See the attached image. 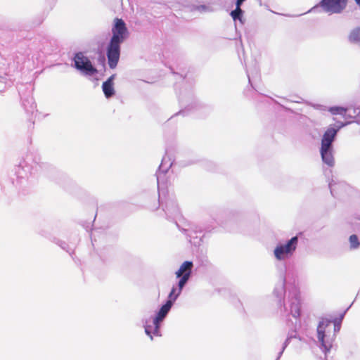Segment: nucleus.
I'll use <instances>...</instances> for the list:
<instances>
[{
	"label": "nucleus",
	"mask_w": 360,
	"mask_h": 360,
	"mask_svg": "<svg viewBox=\"0 0 360 360\" xmlns=\"http://www.w3.org/2000/svg\"><path fill=\"white\" fill-rule=\"evenodd\" d=\"M112 36L107 49L109 67L115 68L120 55V44L128 38L129 32L123 20L115 18L112 27Z\"/></svg>",
	"instance_id": "obj_1"
},
{
	"label": "nucleus",
	"mask_w": 360,
	"mask_h": 360,
	"mask_svg": "<svg viewBox=\"0 0 360 360\" xmlns=\"http://www.w3.org/2000/svg\"><path fill=\"white\" fill-rule=\"evenodd\" d=\"M336 131L328 127L321 138L320 155L322 162L329 167H333L335 162L333 143L336 137Z\"/></svg>",
	"instance_id": "obj_2"
},
{
	"label": "nucleus",
	"mask_w": 360,
	"mask_h": 360,
	"mask_svg": "<svg viewBox=\"0 0 360 360\" xmlns=\"http://www.w3.org/2000/svg\"><path fill=\"white\" fill-rule=\"evenodd\" d=\"M331 321L328 319H323L320 321L317 327V338L319 342L321 345L323 351L326 354L329 352L333 346L335 340V333L340 330V325L335 323L333 333H331Z\"/></svg>",
	"instance_id": "obj_3"
},
{
	"label": "nucleus",
	"mask_w": 360,
	"mask_h": 360,
	"mask_svg": "<svg viewBox=\"0 0 360 360\" xmlns=\"http://www.w3.org/2000/svg\"><path fill=\"white\" fill-rule=\"evenodd\" d=\"M171 308L172 302H167L166 304L160 308L155 317H151L146 320L144 323L145 332L150 337L151 340H153V335L156 336L161 335L160 332V323L166 317Z\"/></svg>",
	"instance_id": "obj_4"
},
{
	"label": "nucleus",
	"mask_w": 360,
	"mask_h": 360,
	"mask_svg": "<svg viewBox=\"0 0 360 360\" xmlns=\"http://www.w3.org/2000/svg\"><path fill=\"white\" fill-rule=\"evenodd\" d=\"M193 262L189 261L184 262L179 267V270L176 272L177 278H180L178 283V288L173 287L170 293L169 294L167 302H172V305L178 298L181 294L182 289L188 281L192 271Z\"/></svg>",
	"instance_id": "obj_5"
},
{
	"label": "nucleus",
	"mask_w": 360,
	"mask_h": 360,
	"mask_svg": "<svg viewBox=\"0 0 360 360\" xmlns=\"http://www.w3.org/2000/svg\"><path fill=\"white\" fill-rule=\"evenodd\" d=\"M286 316L292 315L294 318H298L300 315V300L299 290L295 285L288 288L287 301L284 303Z\"/></svg>",
	"instance_id": "obj_6"
},
{
	"label": "nucleus",
	"mask_w": 360,
	"mask_h": 360,
	"mask_svg": "<svg viewBox=\"0 0 360 360\" xmlns=\"http://www.w3.org/2000/svg\"><path fill=\"white\" fill-rule=\"evenodd\" d=\"M298 244L297 236L292 237L285 243H279L274 250L275 257L280 261L285 260L294 254Z\"/></svg>",
	"instance_id": "obj_7"
},
{
	"label": "nucleus",
	"mask_w": 360,
	"mask_h": 360,
	"mask_svg": "<svg viewBox=\"0 0 360 360\" xmlns=\"http://www.w3.org/2000/svg\"><path fill=\"white\" fill-rule=\"evenodd\" d=\"M75 67L86 76H94L97 73V70L93 66L90 60L79 52L74 57Z\"/></svg>",
	"instance_id": "obj_8"
},
{
	"label": "nucleus",
	"mask_w": 360,
	"mask_h": 360,
	"mask_svg": "<svg viewBox=\"0 0 360 360\" xmlns=\"http://www.w3.org/2000/svg\"><path fill=\"white\" fill-rule=\"evenodd\" d=\"M347 0H322L321 6L326 12L340 13L346 7Z\"/></svg>",
	"instance_id": "obj_9"
},
{
	"label": "nucleus",
	"mask_w": 360,
	"mask_h": 360,
	"mask_svg": "<svg viewBox=\"0 0 360 360\" xmlns=\"http://www.w3.org/2000/svg\"><path fill=\"white\" fill-rule=\"evenodd\" d=\"M172 165V162L171 159L167 156H165L162 160V162L159 167V170L157 174V181L159 188L160 187V181L162 179V175L166 173Z\"/></svg>",
	"instance_id": "obj_10"
},
{
	"label": "nucleus",
	"mask_w": 360,
	"mask_h": 360,
	"mask_svg": "<svg viewBox=\"0 0 360 360\" xmlns=\"http://www.w3.org/2000/svg\"><path fill=\"white\" fill-rule=\"evenodd\" d=\"M115 75H111L107 81L103 82L102 89L106 98H110L115 94V89L113 87V81Z\"/></svg>",
	"instance_id": "obj_11"
},
{
	"label": "nucleus",
	"mask_w": 360,
	"mask_h": 360,
	"mask_svg": "<svg viewBox=\"0 0 360 360\" xmlns=\"http://www.w3.org/2000/svg\"><path fill=\"white\" fill-rule=\"evenodd\" d=\"M165 212L169 217H175L179 214L178 207L174 199H168L165 203Z\"/></svg>",
	"instance_id": "obj_12"
},
{
	"label": "nucleus",
	"mask_w": 360,
	"mask_h": 360,
	"mask_svg": "<svg viewBox=\"0 0 360 360\" xmlns=\"http://www.w3.org/2000/svg\"><path fill=\"white\" fill-rule=\"evenodd\" d=\"M165 212L169 217H175L179 214L178 207L174 199H168L165 203Z\"/></svg>",
	"instance_id": "obj_13"
},
{
	"label": "nucleus",
	"mask_w": 360,
	"mask_h": 360,
	"mask_svg": "<svg viewBox=\"0 0 360 360\" xmlns=\"http://www.w3.org/2000/svg\"><path fill=\"white\" fill-rule=\"evenodd\" d=\"M349 40L350 42L358 44L360 46V27L351 31L349 35Z\"/></svg>",
	"instance_id": "obj_14"
},
{
	"label": "nucleus",
	"mask_w": 360,
	"mask_h": 360,
	"mask_svg": "<svg viewBox=\"0 0 360 360\" xmlns=\"http://www.w3.org/2000/svg\"><path fill=\"white\" fill-rule=\"evenodd\" d=\"M285 292V281L277 285L274 289V294L278 298H281Z\"/></svg>",
	"instance_id": "obj_15"
},
{
	"label": "nucleus",
	"mask_w": 360,
	"mask_h": 360,
	"mask_svg": "<svg viewBox=\"0 0 360 360\" xmlns=\"http://www.w3.org/2000/svg\"><path fill=\"white\" fill-rule=\"evenodd\" d=\"M328 110L333 115H341L344 117H346L347 109L342 107L335 106L330 108Z\"/></svg>",
	"instance_id": "obj_16"
},
{
	"label": "nucleus",
	"mask_w": 360,
	"mask_h": 360,
	"mask_svg": "<svg viewBox=\"0 0 360 360\" xmlns=\"http://www.w3.org/2000/svg\"><path fill=\"white\" fill-rule=\"evenodd\" d=\"M349 241L351 249H357L360 246V242L356 235L353 234L350 236Z\"/></svg>",
	"instance_id": "obj_17"
},
{
	"label": "nucleus",
	"mask_w": 360,
	"mask_h": 360,
	"mask_svg": "<svg viewBox=\"0 0 360 360\" xmlns=\"http://www.w3.org/2000/svg\"><path fill=\"white\" fill-rule=\"evenodd\" d=\"M23 105L25 108V110L28 112H32L34 109L35 108L36 105H35V103L32 99V98H30L29 99H27L25 101L23 102Z\"/></svg>",
	"instance_id": "obj_18"
},
{
	"label": "nucleus",
	"mask_w": 360,
	"mask_h": 360,
	"mask_svg": "<svg viewBox=\"0 0 360 360\" xmlns=\"http://www.w3.org/2000/svg\"><path fill=\"white\" fill-rule=\"evenodd\" d=\"M243 11L240 9V8H237L232 11L231 13V15L233 20H239L241 21V16H242Z\"/></svg>",
	"instance_id": "obj_19"
},
{
	"label": "nucleus",
	"mask_w": 360,
	"mask_h": 360,
	"mask_svg": "<svg viewBox=\"0 0 360 360\" xmlns=\"http://www.w3.org/2000/svg\"><path fill=\"white\" fill-rule=\"evenodd\" d=\"M290 340V338H288L285 340V342H284V344H283V347H282V349H281V352L278 353V357H277V359H276V360H279V359L281 358V355H282L283 352H284L285 349L286 348V347H287V346H288V345L289 344Z\"/></svg>",
	"instance_id": "obj_20"
},
{
	"label": "nucleus",
	"mask_w": 360,
	"mask_h": 360,
	"mask_svg": "<svg viewBox=\"0 0 360 360\" xmlns=\"http://www.w3.org/2000/svg\"><path fill=\"white\" fill-rule=\"evenodd\" d=\"M329 187L330 189V193L333 195H337V189H338V185L335 184L330 183Z\"/></svg>",
	"instance_id": "obj_21"
},
{
	"label": "nucleus",
	"mask_w": 360,
	"mask_h": 360,
	"mask_svg": "<svg viewBox=\"0 0 360 360\" xmlns=\"http://www.w3.org/2000/svg\"><path fill=\"white\" fill-rule=\"evenodd\" d=\"M349 122H347V123H342V122H340L339 124L337 126V128H335L334 127H332V126H330L329 127H332L334 130H337L336 131V134L338 133V131L343 127H345V125H347V124H349Z\"/></svg>",
	"instance_id": "obj_22"
},
{
	"label": "nucleus",
	"mask_w": 360,
	"mask_h": 360,
	"mask_svg": "<svg viewBox=\"0 0 360 360\" xmlns=\"http://www.w3.org/2000/svg\"><path fill=\"white\" fill-rule=\"evenodd\" d=\"M245 0H237L236 1V7L237 8H240V6L241 4H243V1H245Z\"/></svg>",
	"instance_id": "obj_23"
},
{
	"label": "nucleus",
	"mask_w": 360,
	"mask_h": 360,
	"mask_svg": "<svg viewBox=\"0 0 360 360\" xmlns=\"http://www.w3.org/2000/svg\"><path fill=\"white\" fill-rule=\"evenodd\" d=\"M354 1L360 6V0H354Z\"/></svg>",
	"instance_id": "obj_24"
},
{
	"label": "nucleus",
	"mask_w": 360,
	"mask_h": 360,
	"mask_svg": "<svg viewBox=\"0 0 360 360\" xmlns=\"http://www.w3.org/2000/svg\"><path fill=\"white\" fill-rule=\"evenodd\" d=\"M248 80H249V82H250V77L249 75H248Z\"/></svg>",
	"instance_id": "obj_25"
}]
</instances>
